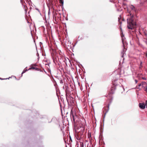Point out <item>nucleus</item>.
<instances>
[{"label":"nucleus","mask_w":147,"mask_h":147,"mask_svg":"<svg viewBox=\"0 0 147 147\" xmlns=\"http://www.w3.org/2000/svg\"><path fill=\"white\" fill-rule=\"evenodd\" d=\"M130 16V17L127 19V27L128 29L132 30L136 27V20L133 15Z\"/></svg>","instance_id":"nucleus-1"},{"label":"nucleus","mask_w":147,"mask_h":147,"mask_svg":"<svg viewBox=\"0 0 147 147\" xmlns=\"http://www.w3.org/2000/svg\"><path fill=\"white\" fill-rule=\"evenodd\" d=\"M121 29V40L123 43V50L121 52V53L123 54V55L125 53V52L126 51V47L127 46V43L126 42L125 38L124 37V35L123 34L122 31L121 30V28H120ZM122 57L123 58V55H122Z\"/></svg>","instance_id":"nucleus-2"},{"label":"nucleus","mask_w":147,"mask_h":147,"mask_svg":"<svg viewBox=\"0 0 147 147\" xmlns=\"http://www.w3.org/2000/svg\"><path fill=\"white\" fill-rule=\"evenodd\" d=\"M84 131V129L83 127H82L81 129V131H80L76 135V138L78 140H79L81 138L83 137Z\"/></svg>","instance_id":"nucleus-3"},{"label":"nucleus","mask_w":147,"mask_h":147,"mask_svg":"<svg viewBox=\"0 0 147 147\" xmlns=\"http://www.w3.org/2000/svg\"><path fill=\"white\" fill-rule=\"evenodd\" d=\"M71 116H72L74 122L76 123V122L78 121L79 119L76 115H74L72 113V111H71Z\"/></svg>","instance_id":"nucleus-4"},{"label":"nucleus","mask_w":147,"mask_h":147,"mask_svg":"<svg viewBox=\"0 0 147 147\" xmlns=\"http://www.w3.org/2000/svg\"><path fill=\"white\" fill-rule=\"evenodd\" d=\"M109 109V105L103 108V112L105 115L108 112Z\"/></svg>","instance_id":"nucleus-5"},{"label":"nucleus","mask_w":147,"mask_h":147,"mask_svg":"<svg viewBox=\"0 0 147 147\" xmlns=\"http://www.w3.org/2000/svg\"><path fill=\"white\" fill-rule=\"evenodd\" d=\"M142 89L147 93V84L145 82H143L142 84Z\"/></svg>","instance_id":"nucleus-6"},{"label":"nucleus","mask_w":147,"mask_h":147,"mask_svg":"<svg viewBox=\"0 0 147 147\" xmlns=\"http://www.w3.org/2000/svg\"><path fill=\"white\" fill-rule=\"evenodd\" d=\"M139 106L140 109H145L146 107L145 103L144 102L139 103Z\"/></svg>","instance_id":"nucleus-7"},{"label":"nucleus","mask_w":147,"mask_h":147,"mask_svg":"<svg viewBox=\"0 0 147 147\" xmlns=\"http://www.w3.org/2000/svg\"><path fill=\"white\" fill-rule=\"evenodd\" d=\"M36 66V64H33L30 65V68L28 69V70H31L32 69L37 70L38 69L35 67Z\"/></svg>","instance_id":"nucleus-8"},{"label":"nucleus","mask_w":147,"mask_h":147,"mask_svg":"<svg viewBox=\"0 0 147 147\" xmlns=\"http://www.w3.org/2000/svg\"><path fill=\"white\" fill-rule=\"evenodd\" d=\"M131 10L130 12L129 13L130 16H131L132 15H133V14H132V13H131L132 11H134L135 12H136L135 8L134 6H133V5H131Z\"/></svg>","instance_id":"nucleus-9"},{"label":"nucleus","mask_w":147,"mask_h":147,"mask_svg":"<svg viewBox=\"0 0 147 147\" xmlns=\"http://www.w3.org/2000/svg\"><path fill=\"white\" fill-rule=\"evenodd\" d=\"M47 3L49 4L50 5H53V1H48V2H47Z\"/></svg>","instance_id":"nucleus-10"},{"label":"nucleus","mask_w":147,"mask_h":147,"mask_svg":"<svg viewBox=\"0 0 147 147\" xmlns=\"http://www.w3.org/2000/svg\"><path fill=\"white\" fill-rule=\"evenodd\" d=\"M59 5L61 6L62 8H63V1H59Z\"/></svg>","instance_id":"nucleus-11"},{"label":"nucleus","mask_w":147,"mask_h":147,"mask_svg":"<svg viewBox=\"0 0 147 147\" xmlns=\"http://www.w3.org/2000/svg\"><path fill=\"white\" fill-rule=\"evenodd\" d=\"M143 82H141V83L139 84L138 85V86L139 87L141 86L142 88V84H143Z\"/></svg>","instance_id":"nucleus-12"},{"label":"nucleus","mask_w":147,"mask_h":147,"mask_svg":"<svg viewBox=\"0 0 147 147\" xmlns=\"http://www.w3.org/2000/svg\"><path fill=\"white\" fill-rule=\"evenodd\" d=\"M28 70L27 69H24L22 73V74H23V73H25L26 71H27Z\"/></svg>","instance_id":"nucleus-13"},{"label":"nucleus","mask_w":147,"mask_h":147,"mask_svg":"<svg viewBox=\"0 0 147 147\" xmlns=\"http://www.w3.org/2000/svg\"><path fill=\"white\" fill-rule=\"evenodd\" d=\"M123 7H124V9H125L126 8V7H127V5H126L125 4L123 3Z\"/></svg>","instance_id":"nucleus-14"},{"label":"nucleus","mask_w":147,"mask_h":147,"mask_svg":"<svg viewBox=\"0 0 147 147\" xmlns=\"http://www.w3.org/2000/svg\"><path fill=\"white\" fill-rule=\"evenodd\" d=\"M84 145L83 143H82L80 144V147H84Z\"/></svg>","instance_id":"nucleus-15"},{"label":"nucleus","mask_w":147,"mask_h":147,"mask_svg":"<svg viewBox=\"0 0 147 147\" xmlns=\"http://www.w3.org/2000/svg\"><path fill=\"white\" fill-rule=\"evenodd\" d=\"M145 105H146V108H147V100H146L145 102Z\"/></svg>","instance_id":"nucleus-16"},{"label":"nucleus","mask_w":147,"mask_h":147,"mask_svg":"<svg viewBox=\"0 0 147 147\" xmlns=\"http://www.w3.org/2000/svg\"><path fill=\"white\" fill-rule=\"evenodd\" d=\"M144 33L145 36H147V32H144Z\"/></svg>","instance_id":"nucleus-17"},{"label":"nucleus","mask_w":147,"mask_h":147,"mask_svg":"<svg viewBox=\"0 0 147 147\" xmlns=\"http://www.w3.org/2000/svg\"><path fill=\"white\" fill-rule=\"evenodd\" d=\"M110 94H112L113 93V91L112 90H111V92H110Z\"/></svg>","instance_id":"nucleus-18"},{"label":"nucleus","mask_w":147,"mask_h":147,"mask_svg":"<svg viewBox=\"0 0 147 147\" xmlns=\"http://www.w3.org/2000/svg\"><path fill=\"white\" fill-rule=\"evenodd\" d=\"M135 83H136V84L138 82V80H135Z\"/></svg>","instance_id":"nucleus-19"},{"label":"nucleus","mask_w":147,"mask_h":147,"mask_svg":"<svg viewBox=\"0 0 147 147\" xmlns=\"http://www.w3.org/2000/svg\"><path fill=\"white\" fill-rule=\"evenodd\" d=\"M145 54H146V58H147V51L146 52Z\"/></svg>","instance_id":"nucleus-20"},{"label":"nucleus","mask_w":147,"mask_h":147,"mask_svg":"<svg viewBox=\"0 0 147 147\" xmlns=\"http://www.w3.org/2000/svg\"><path fill=\"white\" fill-rule=\"evenodd\" d=\"M142 61H141L140 62V66L142 67Z\"/></svg>","instance_id":"nucleus-21"},{"label":"nucleus","mask_w":147,"mask_h":147,"mask_svg":"<svg viewBox=\"0 0 147 147\" xmlns=\"http://www.w3.org/2000/svg\"><path fill=\"white\" fill-rule=\"evenodd\" d=\"M142 79H144V80H146V79L145 78H144H144H142Z\"/></svg>","instance_id":"nucleus-22"},{"label":"nucleus","mask_w":147,"mask_h":147,"mask_svg":"<svg viewBox=\"0 0 147 147\" xmlns=\"http://www.w3.org/2000/svg\"><path fill=\"white\" fill-rule=\"evenodd\" d=\"M118 21L119 22V17L118 18Z\"/></svg>","instance_id":"nucleus-23"},{"label":"nucleus","mask_w":147,"mask_h":147,"mask_svg":"<svg viewBox=\"0 0 147 147\" xmlns=\"http://www.w3.org/2000/svg\"><path fill=\"white\" fill-rule=\"evenodd\" d=\"M110 96V94H109V95H108V96H109V97H111V96Z\"/></svg>","instance_id":"nucleus-24"},{"label":"nucleus","mask_w":147,"mask_h":147,"mask_svg":"<svg viewBox=\"0 0 147 147\" xmlns=\"http://www.w3.org/2000/svg\"><path fill=\"white\" fill-rule=\"evenodd\" d=\"M121 16H120V20H121Z\"/></svg>","instance_id":"nucleus-25"},{"label":"nucleus","mask_w":147,"mask_h":147,"mask_svg":"<svg viewBox=\"0 0 147 147\" xmlns=\"http://www.w3.org/2000/svg\"><path fill=\"white\" fill-rule=\"evenodd\" d=\"M88 137H89V136H90H90H91L90 134V135H88Z\"/></svg>","instance_id":"nucleus-26"},{"label":"nucleus","mask_w":147,"mask_h":147,"mask_svg":"<svg viewBox=\"0 0 147 147\" xmlns=\"http://www.w3.org/2000/svg\"><path fill=\"white\" fill-rule=\"evenodd\" d=\"M88 137H89V136H90H90H91L90 134V135H88Z\"/></svg>","instance_id":"nucleus-27"},{"label":"nucleus","mask_w":147,"mask_h":147,"mask_svg":"<svg viewBox=\"0 0 147 147\" xmlns=\"http://www.w3.org/2000/svg\"><path fill=\"white\" fill-rule=\"evenodd\" d=\"M88 137H89V136H90H90H91L90 134V135H88Z\"/></svg>","instance_id":"nucleus-28"},{"label":"nucleus","mask_w":147,"mask_h":147,"mask_svg":"<svg viewBox=\"0 0 147 147\" xmlns=\"http://www.w3.org/2000/svg\"><path fill=\"white\" fill-rule=\"evenodd\" d=\"M22 1H22H23V0H22V1Z\"/></svg>","instance_id":"nucleus-29"}]
</instances>
